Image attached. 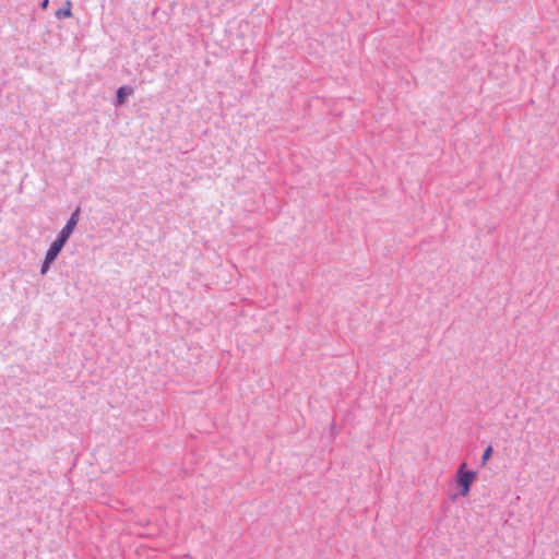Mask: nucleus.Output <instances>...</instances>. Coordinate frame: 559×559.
Listing matches in <instances>:
<instances>
[{"label":"nucleus","instance_id":"1","mask_svg":"<svg viewBox=\"0 0 559 559\" xmlns=\"http://www.w3.org/2000/svg\"><path fill=\"white\" fill-rule=\"evenodd\" d=\"M466 463H462L456 472V484L461 487V496L466 497L469 493V488L474 479L476 478V472L467 471Z\"/></svg>","mask_w":559,"mask_h":559},{"label":"nucleus","instance_id":"2","mask_svg":"<svg viewBox=\"0 0 559 559\" xmlns=\"http://www.w3.org/2000/svg\"><path fill=\"white\" fill-rule=\"evenodd\" d=\"M80 218V207H78L68 219L67 224L63 226V228L58 234V238H61L66 242L70 238L71 234L73 233L78 222Z\"/></svg>","mask_w":559,"mask_h":559},{"label":"nucleus","instance_id":"3","mask_svg":"<svg viewBox=\"0 0 559 559\" xmlns=\"http://www.w3.org/2000/svg\"><path fill=\"white\" fill-rule=\"evenodd\" d=\"M133 92H134V88L131 85L120 86L116 93L115 106L119 107V106L124 105L128 97L131 96L133 94Z\"/></svg>","mask_w":559,"mask_h":559},{"label":"nucleus","instance_id":"4","mask_svg":"<svg viewBox=\"0 0 559 559\" xmlns=\"http://www.w3.org/2000/svg\"><path fill=\"white\" fill-rule=\"evenodd\" d=\"M67 242L62 240L61 238H56L53 242L50 245L49 249L46 252V258L56 260L62 248L64 247Z\"/></svg>","mask_w":559,"mask_h":559},{"label":"nucleus","instance_id":"5","mask_svg":"<svg viewBox=\"0 0 559 559\" xmlns=\"http://www.w3.org/2000/svg\"><path fill=\"white\" fill-rule=\"evenodd\" d=\"M66 5L67 8L64 9H59L57 12H56V16L58 19H63V17H70L72 15V12H71V2L70 1H67L66 2Z\"/></svg>","mask_w":559,"mask_h":559},{"label":"nucleus","instance_id":"6","mask_svg":"<svg viewBox=\"0 0 559 559\" xmlns=\"http://www.w3.org/2000/svg\"><path fill=\"white\" fill-rule=\"evenodd\" d=\"M52 262H53V260H51V259H47V258L45 257V259H44V261H43V264H41V267H40V274H41V275H45V274L48 272V270H49V267H50V265H51V263H52Z\"/></svg>","mask_w":559,"mask_h":559},{"label":"nucleus","instance_id":"7","mask_svg":"<svg viewBox=\"0 0 559 559\" xmlns=\"http://www.w3.org/2000/svg\"><path fill=\"white\" fill-rule=\"evenodd\" d=\"M492 455V447L491 445H488L484 453H483V456H481V464L485 465L486 462L490 459V456Z\"/></svg>","mask_w":559,"mask_h":559},{"label":"nucleus","instance_id":"8","mask_svg":"<svg viewBox=\"0 0 559 559\" xmlns=\"http://www.w3.org/2000/svg\"><path fill=\"white\" fill-rule=\"evenodd\" d=\"M48 4H49V0H43L40 3V7L43 10H46L48 8Z\"/></svg>","mask_w":559,"mask_h":559}]
</instances>
